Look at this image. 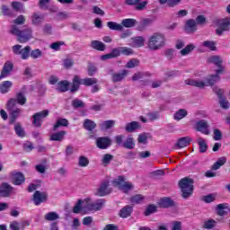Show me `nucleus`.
<instances>
[{
	"label": "nucleus",
	"instance_id": "f257e3e1",
	"mask_svg": "<svg viewBox=\"0 0 230 230\" xmlns=\"http://www.w3.org/2000/svg\"><path fill=\"white\" fill-rule=\"evenodd\" d=\"M166 46V36L161 32L153 33L147 40V48L151 51H159Z\"/></svg>",
	"mask_w": 230,
	"mask_h": 230
},
{
	"label": "nucleus",
	"instance_id": "f03ea898",
	"mask_svg": "<svg viewBox=\"0 0 230 230\" xmlns=\"http://www.w3.org/2000/svg\"><path fill=\"white\" fill-rule=\"evenodd\" d=\"M32 32L33 31L31 28L25 27L21 31L17 25H12L10 30L12 35H16V37H18V42H21V44L28 42V40L33 37Z\"/></svg>",
	"mask_w": 230,
	"mask_h": 230
},
{
	"label": "nucleus",
	"instance_id": "7ed1b4c3",
	"mask_svg": "<svg viewBox=\"0 0 230 230\" xmlns=\"http://www.w3.org/2000/svg\"><path fill=\"white\" fill-rule=\"evenodd\" d=\"M6 110L8 111L10 116L9 124L13 125V123L17 121V118L21 116L22 110L21 108H17V100L14 98H10L7 101Z\"/></svg>",
	"mask_w": 230,
	"mask_h": 230
},
{
	"label": "nucleus",
	"instance_id": "20e7f679",
	"mask_svg": "<svg viewBox=\"0 0 230 230\" xmlns=\"http://www.w3.org/2000/svg\"><path fill=\"white\" fill-rule=\"evenodd\" d=\"M193 179L185 177L179 181V188L181 191L182 199H190L193 195Z\"/></svg>",
	"mask_w": 230,
	"mask_h": 230
},
{
	"label": "nucleus",
	"instance_id": "39448f33",
	"mask_svg": "<svg viewBox=\"0 0 230 230\" xmlns=\"http://www.w3.org/2000/svg\"><path fill=\"white\" fill-rule=\"evenodd\" d=\"M112 184L115 188H118L120 191L126 194H128V191L134 188V184L130 181H126L124 176H119L117 179L113 180Z\"/></svg>",
	"mask_w": 230,
	"mask_h": 230
},
{
	"label": "nucleus",
	"instance_id": "423d86ee",
	"mask_svg": "<svg viewBox=\"0 0 230 230\" xmlns=\"http://www.w3.org/2000/svg\"><path fill=\"white\" fill-rule=\"evenodd\" d=\"M107 200L105 199H96L93 203H88L86 201V205L84 206V211H102V208H105Z\"/></svg>",
	"mask_w": 230,
	"mask_h": 230
},
{
	"label": "nucleus",
	"instance_id": "0eeeda50",
	"mask_svg": "<svg viewBox=\"0 0 230 230\" xmlns=\"http://www.w3.org/2000/svg\"><path fill=\"white\" fill-rule=\"evenodd\" d=\"M13 52L14 55H20L22 60H28L31 53V47L26 46L22 49V45H14L13 46Z\"/></svg>",
	"mask_w": 230,
	"mask_h": 230
},
{
	"label": "nucleus",
	"instance_id": "6e6552de",
	"mask_svg": "<svg viewBox=\"0 0 230 230\" xmlns=\"http://www.w3.org/2000/svg\"><path fill=\"white\" fill-rule=\"evenodd\" d=\"M213 93L217 94L218 100H219V105L221 109H224L225 111H227V109L230 108L229 101L226 97H224V89L219 88L218 86H214L212 89Z\"/></svg>",
	"mask_w": 230,
	"mask_h": 230
},
{
	"label": "nucleus",
	"instance_id": "1a4fd4ad",
	"mask_svg": "<svg viewBox=\"0 0 230 230\" xmlns=\"http://www.w3.org/2000/svg\"><path fill=\"white\" fill-rule=\"evenodd\" d=\"M216 26H217L216 35H218L220 37L221 35H224V31H229L230 19L226 18V19L217 20Z\"/></svg>",
	"mask_w": 230,
	"mask_h": 230
},
{
	"label": "nucleus",
	"instance_id": "9d476101",
	"mask_svg": "<svg viewBox=\"0 0 230 230\" xmlns=\"http://www.w3.org/2000/svg\"><path fill=\"white\" fill-rule=\"evenodd\" d=\"M109 185V181H102L96 190L94 195H96V197H107V195H111V193H112V189L110 188Z\"/></svg>",
	"mask_w": 230,
	"mask_h": 230
},
{
	"label": "nucleus",
	"instance_id": "9b49d317",
	"mask_svg": "<svg viewBox=\"0 0 230 230\" xmlns=\"http://www.w3.org/2000/svg\"><path fill=\"white\" fill-rule=\"evenodd\" d=\"M109 75H111V82L117 84L118 82H123L127 75H128V70L123 69L120 72L114 73V70L110 69L108 71Z\"/></svg>",
	"mask_w": 230,
	"mask_h": 230
},
{
	"label": "nucleus",
	"instance_id": "f8f14e48",
	"mask_svg": "<svg viewBox=\"0 0 230 230\" xmlns=\"http://www.w3.org/2000/svg\"><path fill=\"white\" fill-rule=\"evenodd\" d=\"M10 177L14 186H21L24 184V182L26 181V177L24 176V173L21 172H17V171L12 172L10 173Z\"/></svg>",
	"mask_w": 230,
	"mask_h": 230
},
{
	"label": "nucleus",
	"instance_id": "ddd939ff",
	"mask_svg": "<svg viewBox=\"0 0 230 230\" xmlns=\"http://www.w3.org/2000/svg\"><path fill=\"white\" fill-rule=\"evenodd\" d=\"M48 116H49V110H43L42 111L37 112L32 115V123L35 125V127L40 128L42 127V119H44V118H48Z\"/></svg>",
	"mask_w": 230,
	"mask_h": 230
},
{
	"label": "nucleus",
	"instance_id": "4468645a",
	"mask_svg": "<svg viewBox=\"0 0 230 230\" xmlns=\"http://www.w3.org/2000/svg\"><path fill=\"white\" fill-rule=\"evenodd\" d=\"M32 200L35 206H40V204L48 202V192L36 190L32 196Z\"/></svg>",
	"mask_w": 230,
	"mask_h": 230
},
{
	"label": "nucleus",
	"instance_id": "2eb2a0df",
	"mask_svg": "<svg viewBox=\"0 0 230 230\" xmlns=\"http://www.w3.org/2000/svg\"><path fill=\"white\" fill-rule=\"evenodd\" d=\"M112 145V139L110 137H100L96 139V146L100 150H107Z\"/></svg>",
	"mask_w": 230,
	"mask_h": 230
},
{
	"label": "nucleus",
	"instance_id": "dca6fc26",
	"mask_svg": "<svg viewBox=\"0 0 230 230\" xmlns=\"http://www.w3.org/2000/svg\"><path fill=\"white\" fill-rule=\"evenodd\" d=\"M208 62L210 64H215V66H217V67H218V69L216 70V73H217V75H222L224 73V66H222V63L224 62L222 60V58L220 56H212L208 58Z\"/></svg>",
	"mask_w": 230,
	"mask_h": 230
},
{
	"label": "nucleus",
	"instance_id": "f3484780",
	"mask_svg": "<svg viewBox=\"0 0 230 230\" xmlns=\"http://www.w3.org/2000/svg\"><path fill=\"white\" fill-rule=\"evenodd\" d=\"M12 71H13V64L10 61L5 62L0 74V80L10 76Z\"/></svg>",
	"mask_w": 230,
	"mask_h": 230
},
{
	"label": "nucleus",
	"instance_id": "a211bd4d",
	"mask_svg": "<svg viewBox=\"0 0 230 230\" xmlns=\"http://www.w3.org/2000/svg\"><path fill=\"white\" fill-rule=\"evenodd\" d=\"M196 129L198 132L205 134V136H209V126L208 125L207 120H199L196 123Z\"/></svg>",
	"mask_w": 230,
	"mask_h": 230
},
{
	"label": "nucleus",
	"instance_id": "6ab92c4d",
	"mask_svg": "<svg viewBox=\"0 0 230 230\" xmlns=\"http://www.w3.org/2000/svg\"><path fill=\"white\" fill-rule=\"evenodd\" d=\"M222 77H220V74L216 73V75H210L205 78L206 87L210 86L213 87L217 82H220Z\"/></svg>",
	"mask_w": 230,
	"mask_h": 230
},
{
	"label": "nucleus",
	"instance_id": "aec40b11",
	"mask_svg": "<svg viewBox=\"0 0 230 230\" xmlns=\"http://www.w3.org/2000/svg\"><path fill=\"white\" fill-rule=\"evenodd\" d=\"M158 206L164 208H174L175 201H173V199H172L171 198L164 197L161 198L160 200L158 201Z\"/></svg>",
	"mask_w": 230,
	"mask_h": 230
},
{
	"label": "nucleus",
	"instance_id": "412c9836",
	"mask_svg": "<svg viewBox=\"0 0 230 230\" xmlns=\"http://www.w3.org/2000/svg\"><path fill=\"white\" fill-rule=\"evenodd\" d=\"M184 31L186 33H195L197 31V22L195 19H190L186 22Z\"/></svg>",
	"mask_w": 230,
	"mask_h": 230
},
{
	"label": "nucleus",
	"instance_id": "4be33fe9",
	"mask_svg": "<svg viewBox=\"0 0 230 230\" xmlns=\"http://www.w3.org/2000/svg\"><path fill=\"white\" fill-rule=\"evenodd\" d=\"M12 190H13V187L10 184L4 182L2 183L0 187V197L6 198L10 197V193H12Z\"/></svg>",
	"mask_w": 230,
	"mask_h": 230
},
{
	"label": "nucleus",
	"instance_id": "5701e85b",
	"mask_svg": "<svg viewBox=\"0 0 230 230\" xmlns=\"http://www.w3.org/2000/svg\"><path fill=\"white\" fill-rule=\"evenodd\" d=\"M186 85H191L192 87H198V89H204L206 87V82L199 79H187L185 80Z\"/></svg>",
	"mask_w": 230,
	"mask_h": 230
},
{
	"label": "nucleus",
	"instance_id": "b1692460",
	"mask_svg": "<svg viewBox=\"0 0 230 230\" xmlns=\"http://www.w3.org/2000/svg\"><path fill=\"white\" fill-rule=\"evenodd\" d=\"M132 211H134V207L127 205L119 210V215L120 218H128L132 215Z\"/></svg>",
	"mask_w": 230,
	"mask_h": 230
},
{
	"label": "nucleus",
	"instance_id": "393cba45",
	"mask_svg": "<svg viewBox=\"0 0 230 230\" xmlns=\"http://www.w3.org/2000/svg\"><path fill=\"white\" fill-rule=\"evenodd\" d=\"M67 132L65 130H61L56 133H53L52 135H50L49 137V141H64V139L66 138Z\"/></svg>",
	"mask_w": 230,
	"mask_h": 230
},
{
	"label": "nucleus",
	"instance_id": "a878e982",
	"mask_svg": "<svg viewBox=\"0 0 230 230\" xmlns=\"http://www.w3.org/2000/svg\"><path fill=\"white\" fill-rule=\"evenodd\" d=\"M31 24L33 26H40L44 22V15L33 13L31 17Z\"/></svg>",
	"mask_w": 230,
	"mask_h": 230
},
{
	"label": "nucleus",
	"instance_id": "bb28decb",
	"mask_svg": "<svg viewBox=\"0 0 230 230\" xmlns=\"http://www.w3.org/2000/svg\"><path fill=\"white\" fill-rule=\"evenodd\" d=\"M141 128V124L137 121H131L126 124L125 131L128 133L136 132V130H139Z\"/></svg>",
	"mask_w": 230,
	"mask_h": 230
},
{
	"label": "nucleus",
	"instance_id": "cd10ccee",
	"mask_svg": "<svg viewBox=\"0 0 230 230\" xmlns=\"http://www.w3.org/2000/svg\"><path fill=\"white\" fill-rule=\"evenodd\" d=\"M12 87H13V83H12V81H4L0 84V93L2 94H6V93H10Z\"/></svg>",
	"mask_w": 230,
	"mask_h": 230
},
{
	"label": "nucleus",
	"instance_id": "c85d7f7f",
	"mask_svg": "<svg viewBox=\"0 0 230 230\" xmlns=\"http://www.w3.org/2000/svg\"><path fill=\"white\" fill-rule=\"evenodd\" d=\"M80 85H82V79H80V76L75 75L72 82V87L70 88V93H76V91L80 89Z\"/></svg>",
	"mask_w": 230,
	"mask_h": 230
},
{
	"label": "nucleus",
	"instance_id": "c756f323",
	"mask_svg": "<svg viewBox=\"0 0 230 230\" xmlns=\"http://www.w3.org/2000/svg\"><path fill=\"white\" fill-rule=\"evenodd\" d=\"M190 143H191V137H183L178 139L175 146H178V148H185V146H188Z\"/></svg>",
	"mask_w": 230,
	"mask_h": 230
},
{
	"label": "nucleus",
	"instance_id": "7c9ffc66",
	"mask_svg": "<svg viewBox=\"0 0 230 230\" xmlns=\"http://www.w3.org/2000/svg\"><path fill=\"white\" fill-rule=\"evenodd\" d=\"M56 90H58V93H67V91H69V82L66 80L58 82L56 85Z\"/></svg>",
	"mask_w": 230,
	"mask_h": 230
},
{
	"label": "nucleus",
	"instance_id": "2f4dec72",
	"mask_svg": "<svg viewBox=\"0 0 230 230\" xmlns=\"http://www.w3.org/2000/svg\"><path fill=\"white\" fill-rule=\"evenodd\" d=\"M91 48H93V49H96L97 51H105L107 47L100 40H93L91 42Z\"/></svg>",
	"mask_w": 230,
	"mask_h": 230
},
{
	"label": "nucleus",
	"instance_id": "473e14b6",
	"mask_svg": "<svg viewBox=\"0 0 230 230\" xmlns=\"http://www.w3.org/2000/svg\"><path fill=\"white\" fill-rule=\"evenodd\" d=\"M137 24V20L128 18L121 21L122 28H134Z\"/></svg>",
	"mask_w": 230,
	"mask_h": 230
},
{
	"label": "nucleus",
	"instance_id": "72a5a7b5",
	"mask_svg": "<svg viewBox=\"0 0 230 230\" xmlns=\"http://www.w3.org/2000/svg\"><path fill=\"white\" fill-rule=\"evenodd\" d=\"M187 116L188 111H186V109H180L174 113L173 119H175V121H181V119H183V118Z\"/></svg>",
	"mask_w": 230,
	"mask_h": 230
},
{
	"label": "nucleus",
	"instance_id": "f704fd0d",
	"mask_svg": "<svg viewBox=\"0 0 230 230\" xmlns=\"http://www.w3.org/2000/svg\"><path fill=\"white\" fill-rule=\"evenodd\" d=\"M118 57H119V51L116 49V48H114L111 49V53L102 55L101 57V60H111L112 58H118Z\"/></svg>",
	"mask_w": 230,
	"mask_h": 230
},
{
	"label": "nucleus",
	"instance_id": "c9c22d12",
	"mask_svg": "<svg viewBox=\"0 0 230 230\" xmlns=\"http://www.w3.org/2000/svg\"><path fill=\"white\" fill-rule=\"evenodd\" d=\"M69 125V120L67 119H58L56 124L53 126L54 132H57L60 127H67Z\"/></svg>",
	"mask_w": 230,
	"mask_h": 230
},
{
	"label": "nucleus",
	"instance_id": "e433bc0d",
	"mask_svg": "<svg viewBox=\"0 0 230 230\" xmlns=\"http://www.w3.org/2000/svg\"><path fill=\"white\" fill-rule=\"evenodd\" d=\"M83 127L84 128H85V130H88V132H93V130H94V128H96V124L94 121L86 119H84V123H83Z\"/></svg>",
	"mask_w": 230,
	"mask_h": 230
},
{
	"label": "nucleus",
	"instance_id": "4c0bfd02",
	"mask_svg": "<svg viewBox=\"0 0 230 230\" xmlns=\"http://www.w3.org/2000/svg\"><path fill=\"white\" fill-rule=\"evenodd\" d=\"M122 146L128 150H134V148H136V142H134V137H128L122 144Z\"/></svg>",
	"mask_w": 230,
	"mask_h": 230
},
{
	"label": "nucleus",
	"instance_id": "58836bf2",
	"mask_svg": "<svg viewBox=\"0 0 230 230\" xmlns=\"http://www.w3.org/2000/svg\"><path fill=\"white\" fill-rule=\"evenodd\" d=\"M116 125V120H105L99 124L101 130H109V128H112Z\"/></svg>",
	"mask_w": 230,
	"mask_h": 230
},
{
	"label": "nucleus",
	"instance_id": "ea45409f",
	"mask_svg": "<svg viewBox=\"0 0 230 230\" xmlns=\"http://www.w3.org/2000/svg\"><path fill=\"white\" fill-rule=\"evenodd\" d=\"M227 163V157L222 156L212 165L211 170H219L221 166H224Z\"/></svg>",
	"mask_w": 230,
	"mask_h": 230
},
{
	"label": "nucleus",
	"instance_id": "a19ab883",
	"mask_svg": "<svg viewBox=\"0 0 230 230\" xmlns=\"http://www.w3.org/2000/svg\"><path fill=\"white\" fill-rule=\"evenodd\" d=\"M198 145L199 146L200 154H206V152H208V143H206V139H204L203 137H199Z\"/></svg>",
	"mask_w": 230,
	"mask_h": 230
},
{
	"label": "nucleus",
	"instance_id": "79ce46f5",
	"mask_svg": "<svg viewBox=\"0 0 230 230\" xmlns=\"http://www.w3.org/2000/svg\"><path fill=\"white\" fill-rule=\"evenodd\" d=\"M14 100H16V106H17V103L19 105H26V102H27L26 95L22 92L17 93L16 98Z\"/></svg>",
	"mask_w": 230,
	"mask_h": 230
},
{
	"label": "nucleus",
	"instance_id": "37998d69",
	"mask_svg": "<svg viewBox=\"0 0 230 230\" xmlns=\"http://www.w3.org/2000/svg\"><path fill=\"white\" fill-rule=\"evenodd\" d=\"M118 51H119V57L122 54V55H126L127 57H128V55H133L134 54V50H132V49L128 48V47H119V48H115Z\"/></svg>",
	"mask_w": 230,
	"mask_h": 230
},
{
	"label": "nucleus",
	"instance_id": "c03bdc74",
	"mask_svg": "<svg viewBox=\"0 0 230 230\" xmlns=\"http://www.w3.org/2000/svg\"><path fill=\"white\" fill-rule=\"evenodd\" d=\"M14 132L18 137H24L26 136V132L24 131V128H22V126H21L20 122L14 124Z\"/></svg>",
	"mask_w": 230,
	"mask_h": 230
},
{
	"label": "nucleus",
	"instance_id": "a18cd8bd",
	"mask_svg": "<svg viewBox=\"0 0 230 230\" xmlns=\"http://www.w3.org/2000/svg\"><path fill=\"white\" fill-rule=\"evenodd\" d=\"M107 26L110 30H113L114 31H122L123 30V25L116 22H108Z\"/></svg>",
	"mask_w": 230,
	"mask_h": 230
},
{
	"label": "nucleus",
	"instance_id": "49530a36",
	"mask_svg": "<svg viewBox=\"0 0 230 230\" xmlns=\"http://www.w3.org/2000/svg\"><path fill=\"white\" fill-rule=\"evenodd\" d=\"M82 85H85L86 87H90L91 85H95V84H98V79L97 78H90L86 77L84 79H81Z\"/></svg>",
	"mask_w": 230,
	"mask_h": 230
},
{
	"label": "nucleus",
	"instance_id": "de8ad7c7",
	"mask_svg": "<svg viewBox=\"0 0 230 230\" xmlns=\"http://www.w3.org/2000/svg\"><path fill=\"white\" fill-rule=\"evenodd\" d=\"M71 105L73 109H85V102L80 99H74Z\"/></svg>",
	"mask_w": 230,
	"mask_h": 230
},
{
	"label": "nucleus",
	"instance_id": "09e8293b",
	"mask_svg": "<svg viewBox=\"0 0 230 230\" xmlns=\"http://www.w3.org/2000/svg\"><path fill=\"white\" fill-rule=\"evenodd\" d=\"M153 213H157V206L154 204L148 205L144 212L145 217H150Z\"/></svg>",
	"mask_w": 230,
	"mask_h": 230
},
{
	"label": "nucleus",
	"instance_id": "8fccbe9b",
	"mask_svg": "<svg viewBox=\"0 0 230 230\" xmlns=\"http://www.w3.org/2000/svg\"><path fill=\"white\" fill-rule=\"evenodd\" d=\"M113 159H114V155L111 154L104 155L102 159V166H109V164H111V162L113 161Z\"/></svg>",
	"mask_w": 230,
	"mask_h": 230
},
{
	"label": "nucleus",
	"instance_id": "3c124183",
	"mask_svg": "<svg viewBox=\"0 0 230 230\" xmlns=\"http://www.w3.org/2000/svg\"><path fill=\"white\" fill-rule=\"evenodd\" d=\"M145 200V197L141 194H136L130 198L131 204H141Z\"/></svg>",
	"mask_w": 230,
	"mask_h": 230
},
{
	"label": "nucleus",
	"instance_id": "603ef678",
	"mask_svg": "<svg viewBox=\"0 0 230 230\" xmlns=\"http://www.w3.org/2000/svg\"><path fill=\"white\" fill-rule=\"evenodd\" d=\"M224 209H227V204H218L216 208L217 215L218 217H224L226 215V210Z\"/></svg>",
	"mask_w": 230,
	"mask_h": 230
},
{
	"label": "nucleus",
	"instance_id": "864d4df0",
	"mask_svg": "<svg viewBox=\"0 0 230 230\" xmlns=\"http://www.w3.org/2000/svg\"><path fill=\"white\" fill-rule=\"evenodd\" d=\"M98 71V67L92 62H88V66H87V73L89 76H94L96 75V72Z\"/></svg>",
	"mask_w": 230,
	"mask_h": 230
},
{
	"label": "nucleus",
	"instance_id": "5fc2aeb1",
	"mask_svg": "<svg viewBox=\"0 0 230 230\" xmlns=\"http://www.w3.org/2000/svg\"><path fill=\"white\" fill-rule=\"evenodd\" d=\"M202 46L208 48L210 51H217V42L211 40H206L203 42Z\"/></svg>",
	"mask_w": 230,
	"mask_h": 230
},
{
	"label": "nucleus",
	"instance_id": "6e6d98bb",
	"mask_svg": "<svg viewBox=\"0 0 230 230\" xmlns=\"http://www.w3.org/2000/svg\"><path fill=\"white\" fill-rule=\"evenodd\" d=\"M148 137H151L149 133H142L138 135L137 141L142 145H146L148 143Z\"/></svg>",
	"mask_w": 230,
	"mask_h": 230
},
{
	"label": "nucleus",
	"instance_id": "4d7b16f0",
	"mask_svg": "<svg viewBox=\"0 0 230 230\" xmlns=\"http://www.w3.org/2000/svg\"><path fill=\"white\" fill-rule=\"evenodd\" d=\"M60 217L57 212H49L45 215V220H48L49 222H53V220H58Z\"/></svg>",
	"mask_w": 230,
	"mask_h": 230
},
{
	"label": "nucleus",
	"instance_id": "13d9d810",
	"mask_svg": "<svg viewBox=\"0 0 230 230\" xmlns=\"http://www.w3.org/2000/svg\"><path fill=\"white\" fill-rule=\"evenodd\" d=\"M214 227H217V222L215 219H208L204 222L203 229H213Z\"/></svg>",
	"mask_w": 230,
	"mask_h": 230
},
{
	"label": "nucleus",
	"instance_id": "bf43d9fd",
	"mask_svg": "<svg viewBox=\"0 0 230 230\" xmlns=\"http://www.w3.org/2000/svg\"><path fill=\"white\" fill-rule=\"evenodd\" d=\"M78 166H80L81 168H85L86 166H89V158L84 155L79 156Z\"/></svg>",
	"mask_w": 230,
	"mask_h": 230
},
{
	"label": "nucleus",
	"instance_id": "052dcab7",
	"mask_svg": "<svg viewBox=\"0 0 230 230\" xmlns=\"http://www.w3.org/2000/svg\"><path fill=\"white\" fill-rule=\"evenodd\" d=\"M133 43L137 48H143L145 46V38L138 36L133 39Z\"/></svg>",
	"mask_w": 230,
	"mask_h": 230
},
{
	"label": "nucleus",
	"instance_id": "680f3d73",
	"mask_svg": "<svg viewBox=\"0 0 230 230\" xmlns=\"http://www.w3.org/2000/svg\"><path fill=\"white\" fill-rule=\"evenodd\" d=\"M193 49H195V46H193L192 44L187 45L183 49H181L180 51L181 55H182V57L189 55V53H191V51H193Z\"/></svg>",
	"mask_w": 230,
	"mask_h": 230
},
{
	"label": "nucleus",
	"instance_id": "e2e57ef3",
	"mask_svg": "<svg viewBox=\"0 0 230 230\" xmlns=\"http://www.w3.org/2000/svg\"><path fill=\"white\" fill-rule=\"evenodd\" d=\"M217 199V196L215 194H208L207 196H204L202 198L203 202H206V204H211V202H215Z\"/></svg>",
	"mask_w": 230,
	"mask_h": 230
},
{
	"label": "nucleus",
	"instance_id": "0e129e2a",
	"mask_svg": "<svg viewBox=\"0 0 230 230\" xmlns=\"http://www.w3.org/2000/svg\"><path fill=\"white\" fill-rule=\"evenodd\" d=\"M11 6L13 9H14L15 12H22L24 5L21 2H13L11 4Z\"/></svg>",
	"mask_w": 230,
	"mask_h": 230
},
{
	"label": "nucleus",
	"instance_id": "69168bd1",
	"mask_svg": "<svg viewBox=\"0 0 230 230\" xmlns=\"http://www.w3.org/2000/svg\"><path fill=\"white\" fill-rule=\"evenodd\" d=\"M139 66V60L137 59H131L126 64V67L128 69H134V67H137Z\"/></svg>",
	"mask_w": 230,
	"mask_h": 230
},
{
	"label": "nucleus",
	"instance_id": "338daca9",
	"mask_svg": "<svg viewBox=\"0 0 230 230\" xmlns=\"http://www.w3.org/2000/svg\"><path fill=\"white\" fill-rule=\"evenodd\" d=\"M30 57L33 59L40 58V57H42V51L39 49L31 50Z\"/></svg>",
	"mask_w": 230,
	"mask_h": 230
},
{
	"label": "nucleus",
	"instance_id": "774afa93",
	"mask_svg": "<svg viewBox=\"0 0 230 230\" xmlns=\"http://www.w3.org/2000/svg\"><path fill=\"white\" fill-rule=\"evenodd\" d=\"M61 46H64V41H56L50 44L49 48L54 51H60Z\"/></svg>",
	"mask_w": 230,
	"mask_h": 230
}]
</instances>
